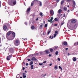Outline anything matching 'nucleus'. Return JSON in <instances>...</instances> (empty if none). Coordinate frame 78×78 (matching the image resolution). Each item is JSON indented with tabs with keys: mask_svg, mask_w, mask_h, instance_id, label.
I'll use <instances>...</instances> for the list:
<instances>
[{
	"mask_svg": "<svg viewBox=\"0 0 78 78\" xmlns=\"http://www.w3.org/2000/svg\"><path fill=\"white\" fill-rule=\"evenodd\" d=\"M8 3L10 6H14L16 5V0H8Z\"/></svg>",
	"mask_w": 78,
	"mask_h": 78,
	"instance_id": "nucleus-1",
	"label": "nucleus"
},
{
	"mask_svg": "<svg viewBox=\"0 0 78 78\" xmlns=\"http://www.w3.org/2000/svg\"><path fill=\"white\" fill-rule=\"evenodd\" d=\"M14 43L15 45L18 46L20 44V42H19V40H16L15 42H14Z\"/></svg>",
	"mask_w": 78,
	"mask_h": 78,
	"instance_id": "nucleus-2",
	"label": "nucleus"
},
{
	"mask_svg": "<svg viewBox=\"0 0 78 78\" xmlns=\"http://www.w3.org/2000/svg\"><path fill=\"white\" fill-rule=\"evenodd\" d=\"M73 5L72 6L74 8L75 7V6H76V3H75V2L74 1H73Z\"/></svg>",
	"mask_w": 78,
	"mask_h": 78,
	"instance_id": "nucleus-3",
	"label": "nucleus"
},
{
	"mask_svg": "<svg viewBox=\"0 0 78 78\" xmlns=\"http://www.w3.org/2000/svg\"><path fill=\"white\" fill-rule=\"evenodd\" d=\"M12 56V55H10L9 56H8L7 57L6 59L7 60H10V59H11V57Z\"/></svg>",
	"mask_w": 78,
	"mask_h": 78,
	"instance_id": "nucleus-4",
	"label": "nucleus"
},
{
	"mask_svg": "<svg viewBox=\"0 0 78 78\" xmlns=\"http://www.w3.org/2000/svg\"><path fill=\"white\" fill-rule=\"evenodd\" d=\"M50 13L51 16H53V15L54 14L53 10H51L50 11Z\"/></svg>",
	"mask_w": 78,
	"mask_h": 78,
	"instance_id": "nucleus-5",
	"label": "nucleus"
},
{
	"mask_svg": "<svg viewBox=\"0 0 78 78\" xmlns=\"http://www.w3.org/2000/svg\"><path fill=\"white\" fill-rule=\"evenodd\" d=\"M76 20L75 19L72 20L71 21L72 23H76Z\"/></svg>",
	"mask_w": 78,
	"mask_h": 78,
	"instance_id": "nucleus-6",
	"label": "nucleus"
},
{
	"mask_svg": "<svg viewBox=\"0 0 78 78\" xmlns=\"http://www.w3.org/2000/svg\"><path fill=\"white\" fill-rule=\"evenodd\" d=\"M37 1V0H34V1H33L31 3V6H33V5H34V2H36Z\"/></svg>",
	"mask_w": 78,
	"mask_h": 78,
	"instance_id": "nucleus-7",
	"label": "nucleus"
},
{
	"mask_svg": "<svg viewBox=\"0 0 78 78\" xmlns=\"http://www.w3.org/2000/svg\"><path fill=\"white\" fill-rule=\"evenodd\" d=\"M53 19V17H51V19L48 20V22H53V21H52Z\"/></svg>",
	"mask_w": 78,
	"mask_h": 78,
	"instance_id": "nucleus-8",
	"label": "nucleus"
},
{
	"mask_svg": "<svg viewBox=\"0 0 78 78\" xmlns=\"http://www.w3.org/2000/svg\"><path fill=\"white\" fill-rule=\"evenodd\" d=\"M31 60H32V61H37V59L35 57H33L31 58Z\"/></svg>",
	"mask_w": 78,
	"mask_h": 78,
	"instance_id": "nucleus-9",
	"label": "nucleus"
},
{
	"mask_svg": "<svg viewBox=\"0 0 78 78\" xmlns=\"http://www.w3.org/2000/svg\"><path fill=\"white\" fill-rule=\"evenodd\" d=\"M54 69L55 70H57V69H58V66L56 65L54 67Z\"/></svg>",
	"mask_w": 78,
	"mask_h": 78,
	"instance_id": "nucleus-10",
	"label": "nucleus"
},
{
	"mask_svg": "<svg viewBox=\"0 0 78 78\" xmlns=\"http://www.w3.org/2000/svg\"><path fill=\"white\" fill-rule=\"evenodd\" d=\"M73 61L76 62V58L75 57H74L73 58Z\"/></svg>",
	"mask_w": 78,
	"mask_h": 78,
	"instance_id": "nucleus-11",
	"label": "nucleus"
},
{
	"mask_svg": "<svg viewBox=\"0 0 78 78\" xmlns=\"http://www.w3.org/2000/svg\"><path fill=\"white\" fill-rule=\"evenodd\" d=\"M3 29L4 30H6L7 29V27H6V26H4L3 27Z\"/></svg>",
	"mask_w": 78,
	"mask_h": 78,
	"instance_id": "nucleus-12",
	"label": "nucleus"
},
{
	"mask_svg": "<svg viewBox=\"0 0 78 78\" xmlns=\"http://www.w3.org/2000/svg\"><path fill=\"white\" fill-rule=\"evenodd\" d=\"M37 2L38 3H39V5L40 6H42V2H41V1H37Z\"/></svg>",
	"mask_w": 78,
	"mask_h": 78,
	"instance_id": "nucleus-13",
	"label": "nucleus"
},
{
	"mask_svg": "<svg viewBox=\"0 0 78 78\" xmlns=\"http://www.w3.org/2000/svg\"><path fill=\"white\" fill-rule=\"evenodd\" d=\"M12 33V32L11 31H9L7 33V35L8 36H9Z\"/></svg>",
	"mask_w": 78,
	"mask_h": 78,
	"instance_id": "nucleus-14",
	"label": "nucleus"
},
{
	"mask_svg": "<svg viewBox=\"0 0 78 78\" xmlns=\"http://www.w3.org/2000/svg\"><path fill=\"white\" fill-rule=\"evenodd\" d=\"M57 35V34H54V36H52V37L51 38V39H53V37H56V36Z\"/></svg>",
	"mask_w": 78,
	"mask_h": 78,
	"instance_id": "nucleus-15",
	"label": "nucleus"
},
{
	"mask_svg": "<svg viewBox=\"0 0 78 78\" xmlns=\"http://www.w3.org/2000/svg\"><path fill=\"white\" fill-rule=\"evenodd\" d=\"M70 29L71 30H74V29H75V28H74L73 26H70Z\"/></svg>",
	"mask_w": 78,
	"mask_h": 78,
	"instance_id": "nucleus-16",
	"label": "nucleus"
},
{
	"mask_svg": "<svg viewBox=\"0 0 78 78\" xmlns=\"http://www.w3.org/2000/svg\"><path fill=\"white\" fill-rule=\"evenodd\" d=\"M30 9H31L30 8H28L27 10V12H29Z\"/></svg>",
	"mask_w": 78,
	"mask_h": 78,
	"instance_id": "nucleus-17",
	"label": "nucleus"
},
{
	"mask_svg": "<svg viewBox=\"0 0 78 78\" xmlns=\"http://www.w3.org/2000/svg\"><path fill=\"white\" fill-rule=\"evenodd\" d=\"M12 34L13 35V37H14L16 36V34L14 32L12 33Z\"/></svg>",
	"mask_w": 78,
	"mask_h": 78,
	"instance_id": "nucleus-18",
	"label": "nucleus"
},
{
	"mask_svg": "<svg viewBox=\"0 0 78 78\" xmlns=\"http://www.w3.org/2000/svg\"><path fill=\"white\" fill-rule=\"evenodd\" d=\"M63 44L64 45H67V42L65 41L63 43Z\"/></svg>",
	"mask_w": 78,
	"mask_h": 78,
	"instance_id": "nucleus-19",
	"label": "nucleus"
},
{
	"mask_svg": "<svg viewBox=\"0 0 78 78\" xmlns=\"http://www.w3.org/2000/svg\"><path fill=\"white\" fill-rule=\"evenodd\" d=\"M62 12V10L61 9H60L58 11V12L59 13V14H61V12Z\"/></svg>",
	"mask_w": 78,
	"mask_h": 78,
	"instance_id": "nucleus-20",
	"label": "nucleus"
},
{
	"mask_svg": "<svg viewBox=\"0 0 78 78\" xmlns=\"http://www.w3.org/2000/svg\"><path fill=\"white\" fill-rule=\"evenodd\" d=\"M58 46H55L54 47V50H56V49H57L58 48Z\"/></svg>",
	"mask_w": 78,
	"mask_h": 78,
	"instance_id": "nucleus-21",
	"label": "nucleus"
},
{
	"mask_svg": "<svg viewBox=\"0 0 78 78\" xmlns=\"http://www.w3.org/2000/svg\"><path fill=\"white\" fill-rule=\"evenodd\" d=\"M7 38L8 39V40H9V41H12V40H13V39H14L12 38Z\"/></svg>",
	"mask_w": 78,
	"mask_h": 78,
	"instance_id": "nucleus-22",
	"label": "nucleus"
},
{
	"mask_svg": "<svg viewBox=\"0 0 78 78\" xmlns=\"http://www.w3.org/2000/svg\"><path fill=\"white\" fill-rule=\"evenodd\" d=\"M44 52H46V54H48V53H49V52L48 51V50H46L44 51Z\"/></svg>",
	"mask_w": 78,
	"mask_h": 78,
	"instance_id": "nucleus-23",
	"label": "nucleus"
},
{
	"mask_svg": "<svg viewBox=\"0 0 78 78\" xmlns=\"http://www.w3.org/2000/svg\"><path fill=\"white\" fill-rule=\"evenodd\" d=\"M63 9L64 10V11H67V8L65 7L63 8Z\"/></svg>",
	"mask_w": 78,
	"mask_h": 78,
	"instance_id": "nucleus-24",
	"label": "nucleus"
},
{
	"mask_svg": "<svg viewBox=\"0 0 78 78\" xmlns=\"http://www.w3.org/2000/svg\"><path fill=\"white\" fill-rule=\"evenodd\" d=\"M33 56V55L30 54L28 55V57H30V58H31V57H32Z\"/></svg>",
	"mask_w": 78,
	"mask_h": 78,
	"instance_id": "nucleus-25",
	"label": "nucleus"
},
{
	"mask_svg": "<svg viewBox=\"0 0 78 78\" xmlns=\"http://www.w3.org/2000/svg\"><path fill=\"white\" fill-rule=\"evenodd\" d=\"M31 29L32 30H34V26H31Z\"/></svg>",
	"mask_w": 78,
	"mask_h": 78,
	"instance_id": "nucleus-26",
	"label": "nucleus"
},
{
	"mask_svg": "<svg viewBox=\"0 0 78 78\" xmlns=\"http://www.w3.org/2000/svg\"><path fill=\"white\" fill-rule=\"evenodd\" d=\"M32 64H33V61H31L30 62V66H31Z\"/></svg>",
	"mask_w": 78,
	"mask_h": 78,
	"instance_id": "nucleus-27",
	"label": "nucleus"
},
{
	"mask_svg": "<svg viewBox=\"0 0 78 78\" xmlns=\"http://www.w3.org/2000/svg\"><path fill=\"white\" fill-rule=\"evenodd\" d=\"M58 31L57 30L55 32V34L57 35V34H58Z\"/></svg>",
	"mask_w": 78,
	"mask_h": 78,
	"instance_id": "nucleus-28",
	"label": "nucleus"
},
{
	"mask_svg": "<svg viewBox=\"0 0 78 78\" xmlns=\"http://www.w3.org/2000/svg\"><path fill=\"white\" fill-rule=\"evenodd\" d=\"M58 53H59V52H58V51H56V52H55V55H58Z\"/></svg>",
	"mask_w": 78,
	"mask_h": 78,
	"instance_id": "nucleus-29",
	"label": "nucleus"
},
{
	"mask_svg": "<svg viewBox=\"0 0 78 78\" xmlns=\"http://www.w3.org/2000/svg\"><path fill=\"white\" fill-rule=\"evenodd\" d=\"M77 27V25L76 24H75L74 26V29L76 28Z\"/></svg>",
	"mask_w": 78,
	"mask_h": 78,
	"instance_id": "nucleus-30",
	"label": "nucleus"
},
{
	"mask_svg": "<svg viewBox=\"0 0 78 78\" xmlns=\"http://www.w3.org/2000/svg\"><path fill=\"white\" fill-rule=\"evenodd\" d=\"M64 2V0H62L61 2V5H62L63 4V3Z\"/></svg>",
	"mask_w": 78,
	"mask_h": 78,
	"instance_id": "nucleus-31",
	"label": "nucleus"
},
{
	"mask_svg": "<svg viewBox=\"0 0 78 78\" xmlns=\"http://www.w3.org/2000/svg\"><path fill=\"white\" fill-rule=\"evenodd\" d=\"M40 15L41 17H43V15H42V13L41 12L40 13Z\"/></svg>",
	"mask_w": 78,
	"mask_h": 78,
	"instance_id": "nucleus-32",
	"label": "nucleus"
},
{
	"mask_svg": "<svg viewBox=\"0 0 78 78\" xmlns=\"http://www.w3.org/2000/svg\"><path fill=\"white\" fill-rule=\"evenodd\" d=\"M34 66L33 65H32L31 66V69H33V67H34Z\"/></svg>",
	"mask_w": 78,
	"mask_h": 78,
	"instance_id": "nucleus-33",
	"label": "nucleus"
},
{
	"mask_svg": "<svg viewBox=\"0 0 78 78\" xmlns=\"http://www.w3.org/2000/svg\"><path fill=\"white\" fill-rule=\"evenodd\" d=\"M40 53L41 55H43L44 53V52H41Z\"/></svg>",
	"mask_w": 78,
	"mask_h": 78,
	"instance_id": "nucleus-34",
	"label": "nucleus"
},
{
	"mask_svg": "<svg viewBox=\"0 0 78 78\" xmlns=\"http://www.w3.org/2000/svg\"><path fill=\"white\" fill-rule=\"evenodd\" d=\"M46 76V74H42L41 75V76H43V77H44V76Z\"/></svg>",
	"mask_w": 78,
	"mask_h": 78,
	"instance_id": "nucleus-35",
	"label": "nucleus"
},
{
	"mask_svg": "<svg viewBox=\"0 0 78 78\" xmlns=\"http://www.w3.org/2000/svg\"><path fill=\"white\" fill-rule=\"evenodd\" d=\"M55 21H58V20L57 18H55L54 19Z\"/></svg>",
	"mask_w": 78,
	"mask_h": 78,
	"instance_id": "nucleus-36",
	"label": "nucleus"
},
{
	"mask_svg": "<svg viewBox=\"0 0 78 78\" xmlns=\"http://www.w3.org/2000/svg\"><path fill=\"white\" fill-rule=\"evenodd\" d=\"M19 76H20L18 74L16 76V78H19Z\"/></svg>",
	"mask_w": 78,
	"mask_h": 78,
	"instance_id": "nucleus-37",
	"label": "nucleus"
},
{
	"mask_svg": "<svg viewBox=\"0 0 78 78\" xmlns=\"http://www.w3.org/2000/svg\"><path fill=\"white\" fill-rule=\"evenodd\" d=\"M27 77V76L26 75H23V78H25Z\"/></svg>",
	"mask_w": 78,
	"mask_h": 78,
	"instance_id": "nucleus-38",
	"label": "nucleus"
},
{
	"mask_svg": "<svg viewBox=\"0 0 78 78\" xmlns=\"http://www.w3.org/2000/svg\"><path fill=\"white\" fill-rule=\"evenodd\" d=\"M50 32H51V30H50L49 31H48V35L49 34H50Z\"/></svg>",
	"mask_w": 78,
	"mask_h": 78,
	"instance_id": "nucleus-39",
	"label": "nucleus"
},
{
	"mask_svg": "<svg viewBox=\"0 0 78 78\" xmlns=\"http://www.w3.org/2000/svg\"><path fill=\"white\" fill-rule=\"evenodd\" d=\"M50 51L51 52H52V51H53V49H50Z\"/></svg>",
	"mask_w": 78,
	"mask_h": 78,
	"instance_id": "nucleus-40",
	"label": "nucleus"
},
{
	"mask_svg": "<svg viewBox=\"0 0 78 78\" xmlns=\"http://www.w3.org/2000/svg\"><path fill=\"white\" fill-rule=\"evenodd\" d=\"M66 2H69L71 1V0H66Z\"/></svg>",
	"mask_w": 78,
	"mask_h": 78,
	"instance_id": "nucleus-41",
	"label": "nucleus"
},
{
	"mask_svg": "<svg viewBox=\"0 0 78 78\" xmlns=\"http://www.w3.org/2000/svg\"><path fill=\"white\" fill-rule=\"evenodd\" d=\"M42 26H43V24H41V25H40V27L41 28H42Z\"/></svg>",
	"mask_w": 78,
	"mask_h": 78,
	"instance_id": "nucleus-42",
	"label": "nucleus"
},
{
	"mask_svg": "<svg viewBox=\"0 0 78 78\" xmlns=\"http://www.w3.org/2000/svg\"><path fill=\"white\" fill-rule=\"evenodd\" d=\"M45 27H47V24H46L44 26Z\"/></svg>",
	"mask_w": 78,
	"mask_h": 78,
	"instance_id": "nucleus-43",
	"label": "nucleus"
},
{
	"mask_svg": "<svg viewBox=\"0 0 78 78\" xmlns=\"http://www.w3.org/2000/svg\"><path fill=\"white\" fill-rule=\"evenodd\" d=\"M39 65H40V66H41V65H43V63H39Z\"/></svg>",
	"mask_w": 78,
	"mask_h": 78,
	"instance_id": "nucleus-44",
	"label": "nucleus"
},
{
	"mask_svg": "<svg viewBox=\"0 0 78 78\" xmlns=\"http://www.w3.org/2000/svg\"><path fill=\"white\" fill-rule=\"evenodd\" d=\"M76 45H77V43H76L74 44V45H75V46H76Z\"/></svg>",
	"mask_w": 78,
	"mask_h": 78,
	"instance_id": "nucleus-45",
	"label": "nucleus"
},
{
	"mask_svg": "<svg viewBox=\"0 0 78 78\" xmlns=\"http://www.w3.org/2000/svg\"><path fill=\"white\" fill-rule=\"evenodd\" d=\"M58 61H60V58H58Z\"/></svg>",
	"mask_w": 78,
	"mask_h": 78,
	"instance_id": "nucleus-46",
	"label": "nucleus"
},
{
	"mask_svg": "<svg viewBox=\"0 0 78 78\" xmlns=\"http://www.w3.org/2000/svg\"><path fill=\"white\" fill-rule=\"evenodd\" d=\"M23 75H26V74L25 73H23Z\"/></svg>",
	"mask_w": 78,
	"mask_h": 78,
	"instance_id": "nucleus-47",
	"label": "nucleus"
},
{
	"mask_svg": "<svg viewBox=\"0 0 78 78\" xmlns=\"http://www.w3.org/2000/svg\"><path fill=\"white\" fill-rule=\"evenodd\" d=\"M47 62V61H45L44 62H43L44 64H45Z\"/></svg>",
	"mask_w": 78,
	"mask_h": 78,
	"instance_id": "nucleus-48",
	"label": "nucleus"
},
{
	"mask_svg": "<svg viewBox=\"0 0 78 78\" xmlns=\"http://www.w3.org/2000/svg\"><path fill=\"white\" fill-rule=\"evenodd\" d=\"M25 25H27V22H25Z\"/></svg>",
	"mask_w": 78,
	"mask_h": 78,
	"instance_id": "nucleus-49",
	"label": "nucleus"
},
{
	"mask_svg": "<svg viewBox=\"0 0 78 78\" xmlns=\"http://www.w3.org/2000/svg\"><path fill=\"white\" fill-rule=\"evenodd\" d=\"M59 68L60 69H61L62 68H61V66H58Z\"/></svg>",
	"mask_w": 78,
	"mask_h": 78,
	"instance_id": "nucleus-50",
	"label": "nucleus"
},
{
	"mask_svg": "<svg viewBox=\"0 0 78 78\" xmlns=\"http://www.w3.org/2000/svg\"><path fill=\"white\" fill-rule=\"evenodd\" d=\"M27 61H31V60L30 59H27Z\"/></svg>",
	"mask_w": 78,
	"mask_h": 78,
	"instance_id": "nucleus-51",
	"label": "nucleus"
},
{
	"mask_svg": "<svg viewBox=\"0 0 78 78\" xmlns=\"http://www.w3.org/2000/svg\"><path fill=\"white\" fill-rule=\"evenodd\" d=\"M28 65H29V64H28V63H26V66H28Z\"/></svg>",
	"mask_w": 78,
	"mask_h": 78,
	"instance_id": "nucleus-52",
	"label": "nucleus"
},
{
	"mask_svg": "<svg viewBox=\"0 0 78 78\" xmlns=\"http://www.w3.org/2000/svg\"><path fill=\"white\" fill-rule=\"evenodd\" d=\"M65 16H66V14H65V13H64V14H63V17H65Z\"/></svg>",
	"mask_w": 78,
	"mask_h": 78,
	"instance_id": "nucleus-53",
	"label": "nucleus"
},
{
	"mask_svg": "<svg viewBox=\"0 0 78 78\" xmlns=\"http://www.w3.org/2000/svg\"><path fill=\"white\" fill-rule=\"evenodd\" d=\"M38 19H39V18H37L36 19V20L37 21V20H38Z\"/></svg>",
	"mask_w": 78,
	"mask_h": 78,
	"instance_id": "nucleus-54",
	"label": "nucleus"
},
{
	"mask_svg": "<svg viewBox=\"0 0 78 78\" xmlns=\"http://www.w3.org/2000/svg\"><path fill=\"white\" fill-rule=\"evenodd\" d=\"M50 66H52V63H51L49 65Z\"/></svg>",
	"mask_w": 78,
	"mask_h": 78,
	"instance_id": "nucleus-55",
	"label": "nucleus"
},
{
	"mask_svg": "<svg viewBox=\"0 0 78 78\" xmlns=\"http://www.w3.org/2000/svg\"><path fill=\"white\" fill-rule=\"evenodd\" d=\"M59 0H56L57 2H59Z\"/></svg>",
	"mask_w": 78,
	"mask_h": 78,
	"instance_id": "nucleus-56",
	"label": "nucleus"
},
{
	"mask_svg": "<svg viewBox=\"0 0 78 78\" xmlns=\"http://www.w3.org/2000/svg\"><path fill=\"white\" fill-rule=\"evenodd\" d=\"M52 55L49 54L48 55L49 56H52Z\"/></svg>",
	"mask_w": 78,
	"mask_h": 78,
	"instance_id": "nucleus-57",
	"label": "nucleus"
},
{
	"mask_svg": "<svg viewBox=\"0 0 78 78\" xmlns=\"http://www.w3.org/2000/svg\"><path fill=\"white\" fill-rule=\"evenodd\" d=\"M39 53H37L36 54V55H39Z\"/></svg>",
	"mask_w": 78,
	"mask_h": 78,
	"instance_id": "nucleus-58",
	"label": "nucleus"
},
{
	"mask_svg": "<svg viewBox=\"0 0 78 78\" xmlns=\"http://www.w3.org/2000/svg\"><path fill=\"white\" fill-rule=\"evenodd\" d=\"M57 25H58L57 24H55L54 26H55V27H57Z\"/></svg>",
	"mask_w": 78,
	"mask_h": 78,
	"instance_id": "nucleus-59",
	"label": "nucleus"
},
{
	"mask_svg": "<svg viewBox=\"0 0 78 78\" xmlns=\"http://www.w3.org/2000/svg\"><path fill=\"white\" fill-rule=\"evenodd\" d=\"M69 55H70V53H68V56H69Z\"/></svg>",
	"mask_w": 78,
	"mask_h": 78,
	"instance_id": "nucleus-60",
	"label": "nucleus"
},
{
	"mask_svg": "<svg viewBox=\"0 0 78 78\" xmlns=\"http://www.w3.org/2000/svg\"><path fill=\"white\" fill-rule=\"evenodd\" d=\"M66 50H68V48H66Z\"/></svg>",
	"mask_w": 78,
	"mask_h": 78,
	"instance_id": "nucleus-61",
	"label": "nucleus"
},
{
	"mask_svg": "<svg viewBox=\"0 0 78 78\" xmlns=\"http://www.w3.org/2000/svg\"><path fill=\"white\" fill-rule=\"evenodd\" d=\"M63 24H64V23H61V25H63Z\"/></svg>",
	"mask_w": 78,
	"mask_h": 78,
	"instance_id": "nucleus-62",
	"label": "nucleus"
},
{
	"mask_svg": "<svg viewBox=\"0 0 78 78\" xmlns=\"http://www.w3.org/2000/svg\"><path fill=\"white\" fill-rule=\"evenodd\" d=\"M42 34H43V35H44V34H45V33H44V32Z\"/></svg>",
	"mask_w": 78,
	"mask_h": 78,
	"instance_id": "nucleus-63",
	"label": "nucleus"
},
{
	"mask_svg": "<svg viewBox=\"0 0 78 78\" xmlns=\"http://www.w3.org/2000/svg\"><path fill=\"white\" fill-rule=\"evenodd\" d=\"M25 69V67H23V70H24Z\"/></svg>",
	"mask_w": 78,
	"mask_h": 78,
	"instance_id": "nucleus-64",
	"label": "nucleus"
}]
</instances>
